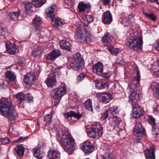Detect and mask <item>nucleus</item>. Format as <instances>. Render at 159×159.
Wrapping results in <instances>:
<instances>
[{
  "label": "nucleus",
  "mask_w": 159,
  "mask_h": 159,
  "mask_svg": "<svg viewBox=\"0 0 159 159\" xmlns=\"http://www.w3.org/2000/svg\"><path fill=\"white\" fill-rule=\"evenodd\" d=\"M134 79L130 84V94L129 96V102L134 107L132 114V118H138L143 115V110L142 108L137 107H135L137 104L136 100L139 96V93H137V87L139 85L140 80L139 71L136 69L134 72Z\"/></svg>",
  "instance_id": "nucleus-1"
},
{
  "label": "nucleus",
  "mask_w": 159,
  "mask_h": 159,
  "mask_svg": "<svg viewBox=\"0 0 159 159\" xmlns=\"http://www.w3.org/2000/svg\"><path fill=\"white\" fill-rule=\"evenodd\" d=\"M56 134L57 139L65 151L69 153H71L74 151L76 145L75 140L68 134L64 127L57 128Z\"/></svg>",
  "instance_id": "nucleus-2"
},
{
  "label": "nucleus",
  "mask_w": 159,
  "mask_h": 159,
  "mask_svg": "<svg viewBox=\"0 0 159 159\" xmlns=\"http://www.w3.org/2000/svg\"><path fill=\"white\" fill-rule=\"evenodd\" d=\"M14 109L12 103L7 99H0V112L10 120H16V117L13 113Z\"/></svg>",
  "instance_id": "nucleus-3"
},
{
  "label": "nucleus",
  "mask_w": 159,
  "mask_h": 159,
  "mask_svg": "<svg viewBox=\"0 0 159 159\" xmlns=\"http://www.w3.org/2000/svg\"><path fill=\"white\" fill-rule=\"evenodd\" d=\"M142 39L139 37H130L126 43L127 46L134 51L141 50Z\"/></svg>",
  "instance_id": "nucleus-4"
},
{
  "label": "nucleus",
  "mask_w": 159,
  "mask_h": 159,
  "mask_svg": "<svg viewBox=\"0 0 159 159\" xmlns=\"http://www.w3.org/2000/svg\"><path fill=\"white\" fill-rule=\"evenodd\" d=\"M75 36L82 43H88L91 40L90 34L87 30L83 27L78 28Z\"/></svg>",
  "instance_id": "nucleus-5"
},
{
  "label": "nucleus",
  "mask_w": 159,
  "mask_h": 159,
  "mask_svg": "<svg viewBox=\"0 0 159 159\" xmlns=\"http://www.w3.org/2000/svg\"><path fill=\"white\" fill-rule=\"evenodd\" d=\"M66 92L65 84L62 83H61L59 87L54 89L51 91V95L54 99H60Z\"/></svg>",
  "instance_id": "nucleus-6"
},
{
  "label": "nucleus",
  "mask_w": 159,
  "mask_h": 159,
  "mask_svg": "<svg viewBox=\"0 0 159 159\" xmlns=\"http://www.w3.org/2000/svg\"><path fill=\"white\" fill-rule=\"evenodd\" d=\"M74 61L71 66L75 70H80L84 67V63L79 53H77L74 56Z\"/></svg>",
  "instance_id": "nucleus-7"
},
{
  "label": "nucleus",
  "mask_w": 159,
  "mask_h": 159,
  "mask_svg": "<svg viewBox=\"0 0 159 159\" xmlns=\"http://www.w3.org/2000/svg\"><path fill=\"white\" fill-rule=\"evenodd\" d=\"M55 7L52 6L48 7L46 10V13L48 17H50L52 20V24L55 27H57L60 25L61 22L58 19L55 18L53 15L55 10Z\"/></svg>",
  "instance_id": "nucleus-8"
},
{
  "label": "nucleus",
  "mask_w": 159,
  "mask_h": 159,
  "mask_svg": "<svg viewBox=\"0 0 159 159\" xmlns=\"http://www.w3.org/2000/svg\"><path fill=\"white\" fill-rule=\"evenodd\" d=\"M36 79L35 75L34 73H29L24 76V85L26 87H30L34 83Z\"/></svg>",
  "instance_id": "nucleus-9"
},
{
  "label": "nucleus",
  "mask_w": 159,
  "mask_h": 159,
  "mask_svg": "<svg viewBox=\"0 0 159 159\" xmlns=\"http://www.w3.org/2000/svg\"><path fill=\"white\" fill-rule=\"evenodd\" d=\"M134 134L136 136H144L145 135V130L142 126L140 122H137L133 129Z\"/></svg>",
  "instance_id": "nucleus-10"
},
{
  "label": "nucleus",
  "mask_w": 159,
  "mask_h": 159,
  "mask_svg": "<svg viewBox=\"0 0 159 159\" xmlns=\"http://www.w3.org/2000/svg\"><path fill=\"white\" fill-rule=\"evenodd\" d=\"M83 151L86 153H90L94 150V147L91 142L87 140L82 143L81 145Z\"/></svg>",
  "instance_id": "nucleus-11"
},
{
  "label": "nucleus",
  "mask_w": 159,
  "mask_h": 159,
  "mask_svg": "<svg viewBox=\"0 0 159 159\" xmlns=\"http://www.w3.org/2000/svg\"><path fill=\"white\" fill-rule=\"evenodd\" d=\"M99 124L98 123H95L93 126L91 131H87L86 132L87 135L90 138H94L95 137L96 134H99Z\"/></svg>",
  "instance_id": "nucleus-12"
},
{
  "label": "nucleus",
  "mask_w": 159,
  "mask_h": 159,
  "mask_svg": "<svg viewBox=\"0 0 159 159\" xmlns=\"http://www.w3.org/2000/svg\"><path fill=\"white\" fill-rule=\"evenodd\" d=\"M6 47L7 52L11 55H14L18 51V47L9 42L6 43Z\"/></svg>",
  "instance_id": "nucleus-13"
},
{
  "label": "nucleus",
  "mask_w": 159,
  "mask_h": 159,
  "mask_svg": "<svg viewBox=\"0 0 159 159\" xmlns=\"http://www.w3.org/2000/svg\"><path fill=\"white\" fill-rule=\"evenodd\" d=\"M112 16L109 11H107L103 14L102 20L105 24H109L112 21Z\"/></svg>",
  "instance_id": "nucleus-14"
},
{
  "label": "nucleus",
  "mask_w": 159,
  "mask_h": 159,
  "mask_svg": "<svg viewBox=\"0 0 159 159\" xmlns=\"http://www.w3.org/2000/svg\"><path fill=\"white\" fill-rule=\"evenodd\" d=\"M60 154L57 150H50L48 152L47 156L49 159H59Z\"/></svg>",
  "instance_id": "nucleus-15"
},
{
  "label": "nucleus",
  "mask_w": 159,
  "mask_h": 159,
  "mask_svg": "<svg viewBox=\"0 0 159 159\" xmlns=\"http://www.w3.org/2000/svg\"><path fill=\"white\" fill-rule=\"evenodd\" d=\"M112 37L109 33H105L102 37V40L105 45L108 47L112 45L113 41Z\"/></svg>",
  "instance_id": "nucleus-16"
},
{
  "label": "nucleus",
  "mask_w": 159,
  "mask_h": 159,
  "mask_svg": "<svg viewBox=\"0 0 159 159\" xmlns=\"http://www.w3.org/2000/svg\"><path fill=\"white\" fill-rule=\"evenodd\" d=\"M61 54V52L58 49L53 50L47 56V58L51 61L55 60Z\"/></svg>",
  "instance_id": "nucleus-17"
},
{
  "label": "nucleus",
  "mask_w": 159,
  "mask_h": 159,
  "mask_svg": "<svg viewBox=\"0 0 159 159\" xmlns=\"http://www.w3.org/2000/svg\"><path fill=\"white\" fill-rule=\"evenodd\" d=\"M91 8L90 4L85 3L83 2H80L78 6V8L80 12H83L86 9H90Z\"/></svg>",
  "instance_id": "nucleus-18"
},
{
  "label": "nucleus",
  "mask_w": 159,
  "mask_h": 159,
  "mask_svg": "<svg viewBox=\"0 0 159 159\" xmlns=\"http://www.w3.org/2000/svg\"><path fill=\"white\" fill-rule=\"evenodd\" d=\"M100 96L101 98L102 102L104 103L109 102L112 99L111 96L109 93H100Z\"/></svg>",
  "instance_id": "nucleus-19"
},
{
  "label": "nucleus",
  "mask_w": 159,
  "mask_h": 159,
  "mask_svg": "<svg viewBox=\"0 0 159 159\" xmlns=\"http://www.w3.org/2000/svg\"><path fill=\"white\" fill-rule=\"evenodd\" d=\"M45 82L48 87L52 88L56 85V80L55 76L48 77Z\"/></svg>",
  "instance_id": "nucleus-20"
},
{
  "label": "nucleus",
  "mask_w": 159,
  "mask_h": 159,
  "mask_svg": "<svg viewBox=\"0 0 159 159\" xmlns=\"http://www.w3.org/2000/svg\"><path fill=\"white\" fill-rule=\"evenodd\" d=\"M24 149L22 146H17L15 148L14 154L17 158H20L24 154Z\"/></svg>",
  "instance_id": "nucleus-21"
},
{
  "label": "nucleus",
  "mask_w": 159,
  "mask_h": 159,
  "mask_svg": "<svg viewBox=\"0 0 159 159\" xmlns=\"http://www.w3.org/2000/svg\"><path fill=\"white\" fill-rule=\"evenodd\" d=\"M145 154L147 159H155L154 151L152 149L145 150Z\"/></svg>",
  "instance_id": "nucleus-22"
},
{
  "label": "nucleus",
  "mask_w": 159,
  "mask_h": 159,
  "mask_svg": "<svg viewBox=\"0 0 159 159\" xmlns=\"http://www.w3.org/2000/svg\"><path fill=\"white\" fill-rule=\"evenodd\" d=\"M60 45L62 49L70 51L71 45L69 42L65 40H61L60 42Z\"/></svg>",
  "instance_id": "nucleus-23"
},
{
  "label": "nucleus",
  "mask_w": 159,
  "mask_h": 159,
  "mask_svg": "<svg viewBox=\"0 0 159 159\" xmlns=\"http://www.w3.org/2000/svg\"><path fill=\"white\" fill-rule=\"evenodd\" d=\"M40 150V148L38 147H35L33 149L34 156L39 159L42 158L43 157V154Z\"/></svg>",
  "instance_id": "nucleus-24"
},
{
  "label": "nucleus",
  "mask_w": 159,
  "mask_h": 159,
  "mask_svg": "<svg viewBox=\"0 0 159 159\" xmlns=\"http://www.w3.org/2000/svg\"><path fill=\"white\" fill-rule=\"evenodd\" d=\"M23 4L24 5L25 9V12L27 14L30 13L32 12L31 8L32 7L33 3H32L28 1H25L23 2Z\"/></svg>",
  "instance_id": "nucleus-25"
},
{
  "label": "nucleus",
  "mask_w": 159,
  "mask_h": 159,
  "mask_svg": "<svg viewBox=\"0 0 159 159\" xmlns=\"http://www.w3.org/2000/svg\"><path fill=\"white\" fill-rule=\"evenodd\" d=\"M20 14V10L17 11L11 12L9 14V16L11 20L13 21H16L18 20V17Z\"/></svg>",
  "instance_id": "nucleus-26"
},
{
  "label": "nucleus",
  "mask_w": 159,
  "mask_h": 159,
  "mask_svg": "<svg viewBox=\"0 0 159 159\" xmlns=\"http://www.w3.org/2000/svg\"><path fill=\"white\" fill-rule=\"evenodd\" d=\"M148 122L152 126V134H155V133L154 132V130H156V126H157L158 125H156L155 124V119L151 116H149L148 118Z\"/></svg>",
  "instance_id": "nucleus-27"
},
{
  "label": "nucleus",
  "mask_w": 159,
  "mask_h": 159,
  "mask_svg": "<svg viewBox=\"0 0 159 159\" xmlns=\"http://www.w3.org/2000/svg\"><path fill=\"white\" fill-rule=\"evenodd\" d=\"M118 107L117 106H113L110 107L107 111L109 112L111 116V117H117V113L118 112Z\"/></svg>",
  "instance_id": "nucleus-28"
},
{
  "label": "nucleus",
  "mask_w": 159,
  "mask_h": 159,
  "mask_svg": "<svg viewBox=\"0 0 159 159\" xmlns=\"http://www.w3.org/2000/svg\"><path fill=\"white\" fill-rule=\"evenodd\" d=\"M113 119L111 122V125L114 127H119V124L121 121L120 119L116 117H112Z\"/></svg>",
  "instance_id": "nucleus-29"
},
{
  "label": "nucleus",
  "mask_w": 159,
  "mask_h": 159,
  "mask_svg": "<svg viewBox=\"0 0 159 159\" xmlns=\"http://www.w3.org/2000/svg\"><path fill=\"white\" fill-rule=\"evenodd\" d=\"M17 99V102L19 104H20L23 100H24L25 95L22 92L19 93L16 95Z\"/></svg>",
  "instance_id": "nucleus-30"
},
{
  "label": "nucleus",
  "mask_w": 159,
  "mask_h": 159,
  "mask_svg": "<svg viewBox=\"0 0 159 159\" xmlns=\"http://www.w3.org/2000/svg\"><path fill=\"white\" fill-rule=\"evenodd\" d=\"M33 5L37 7H40L46 2V0H32Z\"/></svg>",
  "instance_id": "nucleus-31"
},
{
  "label": "nucleus",
  "mask_w": 159,
  "mask_h": 159,
  "mask_svg": "<svg viewBox=\"0 0 159 159\" xmlns=\"http://www.w3.org/2000/svg\"><path fill=\"white\" fill-rule=\"evenodd\" d=\"M66 116L67 117H70L73 116L74 117H76L78 119L80 118L82 115L79 113H76L73 111H71L68 112L66 114Z\"/></svg>",
  "instance_id": "nucleus-32"
},
{
  "label": "nucleus",
  "mask_w": 159,
  "mask_h": 159,
  "mask_svg": "<svg viewBox=\"0 0 159 159\" xmlns=\"http://www.w3.org/2000/svg\"><path fill=\"white\" fill-rule=\"evenodd\" d=\"M6 77L8 78L11 81H13L16 78L14 74L12 72L7 71L5 74Z\"/></svg>",
  "instance_id": "nucleus-33"
},
{
  "label": "nucleus",
  "mask_w": 159,
  "mask_h": 159,
  "mask_svg": "<svg viewBox=\"0 0 159 159\" xmlns=\"http://www.w3.org/2000/svg\"><path fill=\"white\" fill-rule=\"evenodd\" d=\"M92 103L91 101L89 99L86 100L84 103L85 108L90 111H92L93 110Z\"/></svg>",
  "instance_id": "nucleus-34"
},
{
  "label": "nucleus",
  "mask_w": 159,
  "mask_h": 159,
  "mask_svg": "<svg viewBox=\"0 0 159 159\" xmlns=\"http://www.w3.org/2000/svg\"><path fill=\"white\" fill-rule=\"evenodd\" d=\"M93 20V18L92 16L90 15H86L85 19H84V25L88 26L89 24L92 22Z\"/></svg>",
  "instance_id": "nucleus-35"
},
{
  "label": "nucleus",
  "mask_w": 159,
  "mask_h": 159,
  "mask_svg": "<svg viewBox=\"0 0 159 159\" xmlns=\"http://www.w3.org/2000/svg\"><path fill=\"white\" fill-rule=\"evenodd\" d=\"M92 69L93 73L99 75V61L98 62L97 64L93 66Z\"/></svg>",
  "instance_id": "nucleus-36"
},
{
  "label": "nucleus",
  "mask_w": 159,
  "mask_h": 159,
  "mask_svg": "<svg viewBox=\"0 0 159 159\" xmlns=\"http://www.w3.org/2000/svg\"><path fill=\"white\" fill-rule=\"evenodd\" d=\"M107 49L109 50L111 53L114 55H116L119 52V49L118 48H114L110 46L107 47Z\"/></svg>",
  "instance_id": "nucleus-37"
},
{
  "label": "nucleus",
  "mask_w": 159,
  "mask_h": 159,
  "mask_svg": "<svg viewBox=\"0 0 159 159\" xmlns=\"http://www.w3.org/2000/svg\"><path fill=\"white\" fill-rule=\"evenodd\" d=\"M32 23L34 25H40L42 23L41 18L38 16H36L33 19Z\"/></svg>",
  "instance_id": "nucleus-38"
},
{
  "label": "nucleus",
  "mask_w": 159,
  "mask_h": 159,
  "mask_svg": "<svg viewBox=\"0 0 159 159\" xmlns=\"http://www.w3.org/2000/svg\"><path fill=\"white\" fill-rule=\"evenodd\" d=\"M6 30L1 29H0V39L1 40L5 39L7 34V32L6 31Z\"/></svg>",
  "instance_id": "nucleus-39"
},
{
  "label": "nucleus",
  "mask_w": 159,
  "mask_h": 159,
  "mask_svg": "<svg viewBox=\"0 0 159 159\" xmlns=\"http://www.w3.org/2000/svg\"><path fill=\"white\" fill-rule=\"evenodd\" d=\"M121 19L120 21L121 23L124 24V25L125 26H127L128 25H129L130 23L131 19L128 16H127L122 19Z\"/></svg>",
  "instance_id": "nucleus-40"
},
{
  "label": "nucleus",
  "mask_w": 159,
  "mask_h": 159,
  "mask_svg": "<svg viewBox=\"0 0 159 159\" xmlns=\"http://www.w3.org/2000/svg\"><path fill=\"white\" fill-rule=\"evenodd\" d=\"M103 66L102 64L100 62V75L102 77L105 78H108L109 77V75L107 73H103Z\"/></svg>",
  "instance_id": "nucleus-41"
},
{
  "label": "nucleus",
  "mask_w": 159,
  "mask_h": 159,
  "mask_svg": "<svg viewBox=\"0 0 159 159\" xmlns=\"http://www.w3.org/2000/svg\"><path fill=\"white\" fill-rule=\"evenodd\" d=\"M52 114L50 113L45 116L43 124L46 125H48L50 123L52 118Z\"/></svg>",
  "instance_id": "nucleus-42"
},
{
  "label": "nucleus",
  "mask_w": 159,
  "mask_h": 159,
  "mask_svg": "<svg viewBox=\"0 0 159 159\" xmlns=\"http://www.w3.org/2000/svg\"><path fill=\"white\" fill-rule=\"evenodd\" d=\"M143 13L146 16L147 18L152 20L153 21H155L156 19V17L153 13H148L144 12H143Z\"/></svg>",
  "instance_id": "nucleus-43"
},
{
  "label": "nucleus",
  "mask_w": 159,
  "mask_h": 159,
  "mask_svg": "<svg viewBox=\"0 0 159 159\" xmlns=\"http://www.w3.org/2000/svg\"><path fill=\"white\" fill-rule=\"evenodd\" d=\"M33 97L29 93H27L25 95L24 100L30 102L33 101Z\"/></svg>",
  "instance_id": "nucleus-44"
},
{
  "label": "nucleus",
  "mask_w": 159,
  "mask_h": 159,
  "mask_svg": "<svg viewBox=\"0 0 159 159\" xmlns=\"http://www.w3.org/2000/svg\"><path fill=\"white\" fill-rule=\"evenodd\" d=\"M154 94L155 96L159 98V85H156L153 89Z\"/></svg>",
  "instance_id": "nucleus-45"
},
{
  "label": "nucleus",
  "mask_w": 159,
  "mask_h": 159,
  "mask_svg": "<svg viewBox=\"0 0 159 159\" xmlns=\"http://www.w3.org/2000/svg\"><path fill=\"white\" fill-rule=\"evenodd\" d=\"M34 31L35 34H39L41 32L40 25H34Z\"/></svg>",
  "instance_id": "nucleus-46"
},
{
  "label": "nucleus",
  "mask_w": 159,
  "mask_h": 159,
  "mask_svg": "<svg viewBox=\"0 0 159 159\" xmlns=\"http://www.w3.org/2000/svg\"><path fill=\"white\" fill-rule=\"evenodd\" d=\"M112 154H110L107 152L103 155V159H114L112 157Z\"/></svg>",
  "instance_id": "nucleus-47"
},
{
  "label": "nucleus",
  "mask_w": 159,
  "mask_h": 159,
  "mask_svg": "<svg viewBox=\"0 0 159 159\" xmlns=\"http://www.w3.org/2000/svg\"><path fill=\"white\" fill-rule=\"evenodd\" d=\"M86 75V73H82L79 75L77 78V81L80 82L82 81Z\"/></svg>",
  "instance_id": "nucleus-48"
},
{
  "label": "nucleus",
  "mask_w": 159,
  "mask_h": 159,
  "mask_svg": "<svg viewBox=\"0 0 159 159\" xmlns=\"http://www.w3.org/2000/svg\"><path fill=\"white\" fill-rule=\"evenodd\" d=\"M108 111H106L104 112V113L102 114L101 118L102 120H105L108 117L109 114Z\"/></svg>",
  "instance_id": "nucleus-49"
},
{
  "label": "nucleus",
  "mask_w": 159,
  "mask_h": 159,
  "mask_svg": "<svg viewBox=\"0 0 159 159\" xmlns=\"http://www.w3.org/2000/svg\"><path fill=\"white\" fill-rule=\"evenodd\" d=\"M9 141V139L6 137L3 139L0 138V142L2 144L7 143Z\"/></svg>",
  "instance_id": "nucleus-50"
},
{
  "label": "nucleus",
  "mask_w": 159,
  "mask_h": 159,
  "mask_svg": "<svg viewBox=\"0 0 159 159\" xmlns=\"http://www.w3.org/2000/svg\"><path fill=\"white\" fill-rule=\"evenodd\" d=\"M111 0H102V2L104 5H108L110 4Z\"/></svg>",
  "instance_id": "nucleus-51"
},
{
  "label": "nucleus",
  "mask_w": 159,
  "mask_h": 159,
  "mask_svg": "<svg viewBox=\"0 0 159 159\" xmlns=\"http://www.w3.org/2000/svg\"><path fill=\"white\" fill-rule=\"evenodd\" d=\"M25 138V137H20L18 138V139H16L15 141L17 143H20L22 141V140Z\"/></svg>",
  "instance_id": "nucleus-52"
},
{
  "label": "nucleus",
  "mask_w": 159,
  "mask_h": 159,
  "mask_svg": "<svg viewBox=\"0 0 159 159\" xmlns=\"http://www.w3.org/2000/svg\"><path fill=\"white\" fill-rule=\"evenodd\" d=\"M94 82L95 83V87L97 89H99V86H98L99 84V82L98 80H94Z\"/></svg>",
  "instance_id": "nucleus-53"
},
{
  "label": "nucleus",
  "mask_w": 159,
  "mask_h": 159,
  "mask_svg": "<svg viewBox=\"0 0 159 159\" xmlns=\"http://www.w3.org/2000/svg\"><path fill=\"white\" fill-rule=\"evenodd\" d=\"M7 86V85L5 84V82L2 81L0 84V88L1 89L5 88Z\"/></svg>",
  "instance_id": "nucleus-54"
},
{
  "label": "nucleus",
  "mask_w": 159,
  "mask_h": 159,
  "mask_svg": "<svg viewBox=\"0 0 159 159\" xmlns=\"http://www.w3.org/2000/svg\"><path fill=\"white\" fill-rule=\"evenodd\" d=\"M101 87L102 89L105 88L107 87V84L105 82H102L101 83Z\"/></svg>",
  "instance_id": "nucleus-55"
},
{
  "label": "nucleus",
  "mask_w": 159,
  "mask_h": 159,
  "mask_svg": "<svg viewBox=\"0 0 159 159\" xmlns=\"http://www.w3.org/2000/svg\"><path fill=\"white\" fill-rule=\"evenodd\" d=\"M156 125H157L158 126L156 127V130H154V132H158L159 131V123L157 124H156Z\"/></svg>",
  "instance_id": "nucleus-56"
},
{
  "label": "nucleus",
  "mask_w": 159,
  "mask_h": 159,
  "mask_svg": "<svg viewBox=\"0 0 159 159\" xmlns=\"http://www.w3.org/2000/svg\"><path fill=\"white\" fill-rule=\"evenodd\" d=\"M157 111L159 112V105H157L154 108Z\"/></svg>",
  "instance_id": "nucleus-57"
},
{
  "label": "nucleus",
  "mask_w": 159,
  "mask_h": 159,
  "mask_svg": "<svg viewBox=\"0 0 159 159\" xmlns=\"http://www.w3.org/2000/svg\"><path fill=\"white\" fill-rule=\"evenodd\" d=\"M73 6V2H71L70 3H68V6L69 7H72Z\"/></svg>",
  "instance_id": "nucleus-58"
},
{
  "label": "nucleus",
  "mask_w": 159,
  "mask_h": 159,
  "mask_svg": "<svg viewBox=\"0 0 159 159\" xmlns=\"http://www.w3.org/2000/svg\"><path fill=\"white\" fill-rule=\"evenodd\" d=\"M156 48L157 51H159V43L157 44L156 47Z\"/></svg>",
  "instance_id": "nucleus-59"
},
{
  "label": "nucleus",
  "mask_w": 159,
  "mask_h": 159,
  "mask_svg": "<svg viewBox=\"0 0 159 159\" xmlns=\"http://www.w3.org/2000/svg\"><path fill=\"white\" fill-rule=\"evenodd\" d=\"M125 132V131H120L119 132V136H120L121 137V134H122L123 133H124V132Z\"/></svg>",
  "instance_id": "nucleus-60"
},
{
  "label": "nucleus",
  "mask_w": 159,
  "mask_h": 159,
  "mask_svg": "<svg viewBox=\"0 0 159 159\" xmlns=\"http://www.w3.org/2000/svg\"><path fill=\"white\" fill-rule=\"evenodd\" d=\"M148 0L151 2H154L155 1H157H157L158 0Z\"/></svg>",
  "instance_id": "nucleus-61"
},
{
  "label": "nucleus",
  "mask_w": 159,
  "mask_h": 159,
  "mask_svg": "<svg viewBox=\"0 0 159 159\" xmlns=\"http://www.w3.org/2000/svg\"><path fill=\"white\" fill-rule=\"evenodd\" d=\"M100 133L101 134V135H102V132H103L102 128H101V129H100Z\"/></svg>",
  "instance_id": "nucleus-62"
},
{
  "label": "nucleus",
  "mask_w": 159,
  "mask_h": 159,
  "mask_svg": "<svg viewBox=\"0 0 159 159\" xmlns=\"http://www.w3.org/2000/svg\"><path fill=\"white\" fill-rule=\"evenodd\" d=\"M117 1L121 3L122 1V0H117Z\"/></svg>",
  "instance_id": "nucleus-63"
},
{
  "label": "nucleus",
  "mask_w": 159,
  "mask_h": 159,
  "mask_svg": "<svg viewBox=\"0 0 159 159\" xmlns=\"http://www.w3.org/2000/svg\"><path fill=\"white\" fill-rule=\"evenodd\" d=\"M97 96L98 98V97L99 96V94L98 93L97 94Z\"/></svg>",
  "instance_id": "nucleus-64"
}]
</instances>
